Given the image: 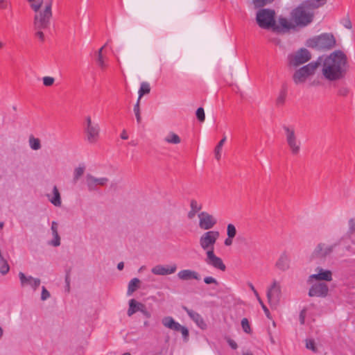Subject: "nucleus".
Listing matches in <instances>:
<instances>
[{
    "label": "nucleus",
    "mask_w": 355,
    "mask_h": 355,
    "mask_svg": "<svg viewBox=\"0 0 355 355\" xmlns=\"http://www.w3.org/2000/svg\"><path fill=\"white\" fill-rule=\"evenodd\" d=\"M321 66V73L324 79L337 81L345 78L348 68L347 57L340 50H337L324 58L317 60Z\"/></svg>",
    "instance_id": "obj_1"
},
{
    "label": "nucleus",
    "mask_w": 355,
    "mask_h": 355,
    "mask_svg": "<svg viewBox=\"0 0 355 355\" xmlns=\"http://www.w3.org/2000/svg\"><path fill=\"white\" fill-rule=\"evenodd\" d=\"M52 6L53 0H48L45 2L43 9L34 11L33 23L34 29H47L49 28L53 17Z\"/></svg>",
    "instance_id": "obj_2"
},
{
    "label": "nucleus",
    "mask_w": 355,
    "mask_h": 355,
    "mask_svg": "<svg viewBox=\"0 0 355 355\" xmlns=\"http://www.w3.org/2000/svg\"><path fill=\"white\" fill-rule=\"evenodd\" d=\"M336 40L332 33H322L309 39L306 45L312 49L328 51L336 46Z\"/></svg>",
    "instance_id": "obj_3"
},
{
    "label": "nucleus",
    "mask_w": 355,
    "mask_h": 355,
    "mask_svg": "<svg viewBox=\"0 0 355 355\" xmlns=\"http://www.w3.org/2000/svg\"><path fill=\"white\" fill-rule=\"evenodd\" d=\"M284 137L291 155L297 156L301 150L302 142L298 138L293 125H284Z\"/></svg>",
    "instance_id": "obj_4"
},
{
    "label": "nucleus",
    "mask_w": 355,
    "mask_h": 355,
    "mask_svg": "<svg viewBox=\"0 0 355 355\" xmlns=\"http://www.w3.org/2000/svg\"><path fill=\"white\" fill-rule=\"evenodd\" d=\"M313 18V13L305 6L302 5L291 12V19L295 26L304 27L309 24Z\"/></svg>",
    "instance_id": "obj_5"
},
{
    "label": "nucleus",
    "mask_w": 355,
    "mask_h": 355,
    "mask_svg": "<svg viewBox=\"0 0 355 355\" xmlns=\"http://www.w3.org/2000/svg\"><path fill=\"white\" fill-rule=\"evenodd\" d=\"M319 66L320 63L318 61L311 62L296 70L293 76L294 83L296 85H300L305 83L310 76L315 73Z\"/></svg>",
    "instance_id": "obj_6"
},
{
    "label": "nucleus",
    "mask_w": 355,
    "mask_h": 355,
    "mask_svg": "<svg viewBox=\"0 0 355 355\" xmlns=\"http://www.w3.org/2000/svg\"><path fill=\"white\" fill-rule=\"evenodd\" d=\"M256 19L260 28L272 29L275 26V12L271 9H261L257 13Z\"/></svg>",
    "instance_id": "obj_7"
},
{
    "label": "nucleus",
    "mask_w": 355,
    "mask_h": 355,
    "mask_svg": "<svg viewBox=\"0 0 355 355\" xmlns=\"http://www.w3.org/2000/svg\"><path fill=\"white\" fill-rule=\"evenodd\" d=\"M220 236V233L216 230H209L203 233L199 239L200 248L206 251H214V245Z\"/></svg>",
    "instance_id": "obj_8"
},
{
    "label": "nucleus",
    "mask_w": 355,
    "mask_h": 355,
    "mask_svg": "<svg viewBox=\"0 0 355 355\" xmlns=\"http://www.w3.org/2000/svg\"><path fill=\"white\" fill-rule=\"evenodd\" d=\"M268 302L272 309H276L279 304L282 297V290L279 282L273 280L266 291Z\"/></svg>",
    "instance_id": "obj_9"
},
{
    "label": "nucleus",
    "mask_w": 355,
    "mask_h": 355,
    "mask_svg": "<svg viewBox=\"0 0 355 355\" xmlns=\"http://www.w3.org/2000/svg\"><path fill=\"white\" fill-rule=\"evenodd\" d=\"M311 59V53L304 48H302L296 52L288 55V56L289 65L295 67L307 62Z\"/></svg>",
    "instance_id": "obj_10"
},
{
    "label": "nucleus",
    "mask_w": 355,
    "mask_h": 355,
    "mask_svg": "<svg viewBox=\"0 0 355 355\" xmlns=\"http://www.w3.org/2000/svg\"><path fill=\"white\" fill-rule=\"evenodd\" d=\"M85 130L87 141L89 144H95L99 137V126L97 123L92 121L89 116L86 118Z\"/></svg>",
    "instance_id": "obj_11"
},
{
    "label": "nucleus",
    "mask_w": 355,
    "mask_h": 355,
    "mask_svg": "<svg viewBox=\"0 0 355 355\" xmlns=\"http://www.w3.org/2000/svg\"><path fill=\"white\" fill-rule=\"evenodd\" d=\"M162 324L173 331H180L184 339H187L189 337V330L187 327L182 326L180 323L176 322L172 317L166 316L164 317L162 320Z\"/></svg>",
    "instance_id": "obj_12"
},
{
    "label": "nucleus",
    "mask_w": 355,
    "mask_h": 355,
    "mask_svg": "<svg viewBox=\"0 0 355 355\" xmlns=\"http://www.w3.org/2000/svg\"><path fill=\"white\" fill-rule=\"evenodd\" d=\"M199 227L204 230H209L214 227L217 220L211 214L206 211H202L198 214Z\"/></svg>",
    "instance_id": "obj_13"
},
{
    "label": "nucleus",
    "mask_w": 355,
    "mask_h": 355,
    "mask_svg": "<svg viewBox=\"0 0 355 355\" xmlns=\"http://www.w3.org/2000/svg\"><path fill=\"white\" fill-rule=\"evenodd\" d=\"M206 263L213 268L225 271L226 266L221 258L217 257L214 251H208L206 252V258L205 259Z\"/></svg>",
    "instance_id": "obj_14"
},
{
    "label": "nucleus",
    "mask_w": 355,
    "mask_h": 355,
    "mask_svg": "<svg viewBox=\"0 0 355 355\" xmlns=\"http://www.w3.org/2000/svg\"><path fill=\"white\" fill-rule=\"evenodd\" d=\"M85 179H86V184H87L88 190L89 191H93L96 190L98 185L104 186L109 181V180L107 178H97L91 174H87Z\"/></svg>",
    "instance_id": "obj_15"
},
{
    "label": "nucleus",
    "mask_w": 355,
    "mask_h": 355,
    "mask_svg": "<svg viewBox=\"0 0 355 355\" xmlns=\"http://www.w3.org/2000/svg\"><path fill=\"white\" fill-rule=\"evenodd\" d=\"M329 288L325 283H318L311 286L309 291L310 297H324L327 295Z\"/></svg>",
    "instance_id": "obj_16"
},
{
    "label": "nucleus",
    "mask_w": 355,
    "mask_h": 355,
    "mask_svg": "<svg viewBox=\"0 0 355 355\" xmlns=\"http://www.w3.org/2000/svg\"><path fill=\"white\" fill-rule=\"evenodd\" d=\"M19 277L22 287L29 286L34 291L40 286L41 281L38 278H34L32 276H26L22 272H19Z\"/></svg>",
    "instance_id": "obj_17"
},
{
    "label": "nucleus",
    "mask_w": 355,
    "mask_h": 355,
    "mask_svg": "<svg viewBox=\"0 0 355 355\" xmlns=\"http://www.w3.org/2000/svg\"><path fill=\"white\" fill-rule=\"evenodd\" d=\"M315 270L318 272L316 274H313L309 277L308 282L309 283H311L313 279L327 282L332 280V272L331 270H324L320 267H318Z\"/></svg>",
    "instance_id": "obj_18"
},
{
    "label": "nucleus",
    "mask_w": 355,
    "mask_h": 355,
    "mask_svg": "<svg viewBox=\"0 0 355 355\" xmlns=\"http://www.w3.org/2000/svg\"><path fill=\"white\" fill-rule=\"evenodd\" d=\"M176 270L177 266L173 263L168 266L157 265L152 268L151 272L156 275H168L173 274Z\"/></svg>",
    "instance_id": "obj_19"
},
{
    "label": "nucleus",
    "mask_w": 355,
    "mask_h": 355,
    "mask_svg": "<svg viewBox=\"0 0 355 355\" xmlns=\"http://www.w3.org/2000/svg\"><path fill=\"white\" fill-rule=\"evenodd\" d=\"M182 309L187 312L190 318L196 324V325L201 329H207V324L202 317L193 310L189 309L187 306H183Z\"/></svg>",
    "instance_id": "obj_20"
},
{
    "label": "nucleus",
    "mask_w": 355,
    "mask_h": 355,
    "mask_svg": "<svg viewBox=\"0 0 355 355\" xmlns=\"http://www.w3.org/2000/svg\"><path fill=\"white\" fill-rule=\"evenodd\" d=\"M295 26L290 22L286 18L280 17L278 19V24L275 21V26H273L272 31L277 33L285 32L291 28H294Z\"/></svg>",
    "instance_id": "obj_21"
},
{
    "label": "nucleus",
    "mask_w": 355,
    "mask_h": 355,
    "mask_svg": "<svg viewBox=\"0 0 355 355\" xmlns=\"http://www.w3.org/2000/svg\"><path fill=\"white\" fill-rule=\"evenodd\" d=\"M334 249V245H325L324 243H319L313 251V255L316 257H325L330 254Z\"/></svg>",
    "instance_id": "obj_22"
},
{
    "label": "nucleus",
    "mask_w": 355,
    "mask_h": 355,
    "mask_svg": "<svg viewBox=\"0 0 355 355\" xmlns=\"http://www.w3.org/2000/svg\"><path fill=\"white\" fill-rule=\"evenodd\" d=\"M178 277L182 281H188L191 279L199 280L200 276L199 273L195 270L184 269L179 271Z\"/></svg>",
    "instance_id": "obj_23"
},
{
    "label": "nucleus",
    "mask_w": 355,
    "mask_h": 355,
    "mask_svg": "<svg viewBox=\"0 0 355 355\" xmlns=\"http://www.w3.org/2000/svg\"><path fill=\"white\" fill-rule=\"evenodd\" d=\"M275 266L282 271L287 270L290 267L289 255L285 252L282 253L275 263Z\"/></svg>",
    "instance_id": "obj_24"
},
{
    "label": "nucleus",
    "mask_w": 355,
    "mask_h": 355,
    "mask_svg": "<svg viewBox=\"0 0 355 355\" xmlns=\"http://www.w3.org/2000/svg\"><path fill=\"white\" fill-rule=\"evenodd\" d=\"M144 308V304L137 302L135 299L129 301V308L128 310V315L131 316L137 311H140Z\"/></svg>",
    "instance_id": "obj_25"
},
{
    "label": "nucleus",
    "mask_w": 355,
    "mask_h": 355,
    "mask_svg": "<svg viewBox=\"0 0 355 355\" xmlns=\"http://www.w3.org/2000/svg\"><path fill=\"white\" fill-rule=\"evenodd\" d=\"M53 197L50 198V202L56 207H60L61 205V198L60 192L56 186L53 187Z\"/></svg>",
    "instance_id": "obj_26"
},
{
    "label": "nucleus",
    "mask_w": 355,
    "mask_h": 355,
    "mask_svg": "<svg viewBox=\"0 0 355 355\" xmlns=\"http://www.w3.org/2000/svg\"><path fill=\"white\" fill-rule=\"evenodd\" d=\"M164 141L168 144H178L181 142L180 137L173 132H170L167 135V136L164 138Z\"/></svg>",
    "instance_id": "obj_27"
},
{
    "label": "nucleus",
    "mask_w": 355,
    "mask_h": 355,
    "mask_svg": "<svg viewBox=\"0 0 355 355\" xmlns=\"http://www.w3.org/2000/svg\"><path fill=\"white\" fill-rule=\"evenodd\" d=\"M139 283L140 281L137 278H133L131 279L128 284V295H131L134 293L139 288Z\"/></svg>",
    "instance_id": "obj_28"
},
{
    "label": "nucleus",
    "mask_w": 355,
    "mask_h": 355,
    "mask_svg": "<svg viewBox=\"0 0 355 355\" xmlns=\"http://www.w3.org/2000/svg\"><path fill=\"white\" fill-rule=\"evenodd\" d=\"M150 92V84L147 82H142L139 90V100L145 94H149Z\"/></svg>",
    "instance_id": "obj_29"
},
{
    "label": "nucleus",
    "mask_w": 355,
    "mask_h": 355,
    "mask_svg": "<svg viewBox=\"0 0 355 355\" xmlns=\"http://www.w3.org/2000/svg\"><path fill=\"white\" fill-rule=\"evenodd\" d=\"M226 141V137L224 136L223 138L218 142V144L216 145L215 150H214V154L215 157L217 160H219L221 157V151L223 146L224 145L225 142Z\"/></svg>",
    "instance_id": "obj_30"
},
{
    "label": "nucleus",
    "mask_w": 355,
    "mask_h": 355,
    "mask_svg": "<svg viewBox=\"0 0 355 355\" xmlns=\"http://www.w3.org/2000/svg\"><path fill=\"white\" fill-rule=\"evenodd\" d=\"M27 1L29 3L30 7L33 11L41 10L44 3V0H27Z\"/></svg>",
    "instance_id": "obj_31"
},
{
    "label": "nucleus",
    "mask_w": 355,
    "mask_h": 355,
    "mask_svg": "<svg viewBox=\"0 0 355 355\" xmlns=\"http://www.w3.org/2000/svg\"><path fill=\"white\" fill-rule=\"evenodd\" d=\"M85 170V166L84 165L79 166L76 168L73 171V181L76 182L79 178L83 175Z\"/></svg>",
    "instance_id": "obj_32"
},
{
    "label": "nucleus",
    "mask_w": 355,
    "mask_h": 355,
    "mask_svg": "<svg viewBox=\"0 0 355 355\" xmlns=\"http://www.w3.org/2000/svg\"><path fill=\"white\" fill-rule=\"evenodd\" d=\"M29 145L33 150H38L41 148L40 139L33 137L29 138Z\"/></svg>",
    "instance_id": "obj_33"
},
{
    "label": "nucleus",
    "mask_w": 355,
    "mask_h": 355,
    "mask_svg": "<svg viewBox=\"0 0 355 355\" xmlns=\"http://www.w3.org/2000/svg\"><path fill=\"white\" fill-rule=\"evenodd\" d=\"M236 229L234 225L230 223L227 226V236L230 238H234L236 235Z\"/></svg>",
    "instance_id": "obj_34"
},
{
    "label": "nucleus",
    "mask_w": 355,
    "mask_h": 355,
    "mask_svg": "<svg viewBox=\"0 0 355 355\" xmlns=\"http://www.w3.org/2000/svg\"><path fill=\"white\" fill-rule=\"evenodd\" d=\"M273 1L274 0H253V3L256 8H261L268 3H272Z\"/></svg>",
    "instance_id": "obj_35"
},
{
    "label": "nucleus",
    "mask_w": 355,
    "mask_h": 355,
    "mask_svg": "<svg viewBox=\"0 0 355 355\" xmlns=\"http://www.w3.org/2000/svg\"><path fill=\"white\" fill-rule=\"evenodd\" d=\"M259 304L261 305L263 311H264V313L266 314V317L268 318H270L271 316H270V313L268 310V309L267 308V306L264 304L263 302L262 301V300L261 299L260 296H259L258 297H257Z\"/></svg>",
    "instance_id": "obj_36"
},
{
    "label": "nucleus",
    "mask_w": 355,
    "mask_h": 355,
    "mask_svg": "<svg viewBox=\"0 0 355 355\" xmlns=\"http://www.w3.org/2000/svg\"><path fill=\"white\" fill-rule=\"evenodd\" d=\"M0 264H1V266H0V272L2 275L7 274L10 269L8 263L3 259V261H1Z\"/></svg>",
    "instance_id": "obj_37"
},
{
    "label": "nucleus",
    "mask_w": 355,
    "mask_h": 355,
    "mask_svg": "<svg viewBox=\"0 0 355 355\" xmlns=\"http://www.w3.org/2000/svg\"><path fill=\"white\" fill-rule=\"evenodd\" d=\"M190 206L194 212H198L202 209V205L199 204L196 200H191Z\"/></svg>",
    "instance_id": "obj_38"
},
{
    "label": "nucleus",
    "mask_w": 355,
    "mask_h": 355,
    "mask_svg": "<svg viewBox=\"0 0 355 355\" xmlns=\"http://www.w3.org/2000/svg\"><path fill=\"white\" fill-rule=\"evenodd\" d=\"M43 84L46 87H50L53 85L55 79L51 76H44L42 78Z\"/></svg>",
    "instance_id": "obj_39"
},
{
    "label": "nucleus",
    "mask_w": 355,
    "mask_h": 355,
    "mask_svg": "<svg viewBox=\"0 0 355 355\" xmlns=\"http://www.w3.org/2000/svg\"><path fill=\"white\" fill-rule=\"evenodd\" d=\"M306 347L309 349L312 350L314 352L317 351L316 347L315 345V342L312 339L306 340Z\"/></svg>",
    "instance_id": "obj_40"
},
{
    "label": "nucleus",
    "mask_w": 355,
    "mask_h": 355,
    "mask_svg": "<svg viewBox=\"0 0 355 355\" xmlns=\"http://www.w3.org/2000/svg\"><path fill=\"white\" fill-rule=\"evenodd\" d=\"M241 326L243 331L246 333H249L250 331V323L247 318H243L241 320Z\"/></svg>",
    "instance_id": "obj_41"
},
{
    "label": "nucleus",
    "mask_w": 355,
    "mask_h": 355,
    "mask_svg": "<svg viewBox=\"0 0 355 355\" xmlns=\"http://www.w3.org/2000/svg\"><path fill=\"white\" fill-rule=\"evenodd\" d=\"M96 62L99 67L103 70H104L107 66L103 56H97Z\"/></svg>",
    "instance_id": "obj_42"
},
{
    "label": "nucleus",
    "mask_w": 355,
    "mask_h": 355,
    "mask_svg": "<svg viewBox=\"0 0 355 355\" xmlns=\"http://www.w3.org/2000/svg\"><path fill=\"white\" fill-rule=\"evenodd\" d=\"M35 31V35L42 42L44 41L45 37L43 33L44 29H34Z\"/></svg>",
    "instance_id": "obj_43"
},
{
    "label": "nucleus",
    "mask_w": 355,
    "mask_h": 355,
    "mask_svg": "<svg viewBox=\"0 0 355 355\" xmlns=\"http://www.w3.org/2000/svg\"><path fill=\"white\" fill-rule=\"evenodd\" d=\"M342 24L343 26L347 29H352V24L351 22V20L349 17H347L342 20Z\"/></svg>",
    "instance_id": "obj_44"
},
{
    "label": "nucleus",
    "mask_w": 355,
    "mask_h": 355,
    "mask_svg": "<svg viewBox=\"0 0 355 355\" xmlns=\"http://www.w3.org/2000/svg\"><path fill=\"white\" fill-rule=\"evenodd\" d=\"M204 282L206 284H214L215 285H218V281L212 277H210V276H208V277H205L204 278Z\"/></svg>",
    "instance_id": "obj_45"
},
{
    "label": "nucleus",
    "mask_w": 355,
    "mask_h": 355,
    "mask_svg": "<svg viewBox=\"0 0 355 355\" xmlns=\"http://www.w3.org/2000/svg\"><path fill=\"white\" fill-rule=\"evenodd\" d=\"M50 297L49 292L46 290L44 286L42 288V294H41V300H46Z\"/></svg>",
    "instance_id": "obj_46"
},
{
    "label": "nucleus",
    "mask_w": 355,
    "mask_h": 355,
    "mask_svg": "<svg viewBox=\"0 0 355 355\" xmlns=\"http://www.w3.org/2000/svg\"><path fill=\"white\" fill-rule=\"evenodd\" d=\"M58 224L55 221H53L51 224V232L53 234V236H56L58 234Z\"/></svg>",
    "instance_id": "obj_47"
},
{
    "label": "nucleus",
    "mask_w": 355,
    "mask_h": 355,
    "mask_svg": "<svg viewBox=\"0 0 355 355\" xmlns=\"http://www.w3.org/2000/svg\"><path fill=\"white\" fill-rule=\"evenodd\" d=\"M54 239L51 241V243L53 246H59L60 245V238L59 234L53 236Z\"/></svg>",
    "instance_id": "obj_48"
},
{
    "label": "nucleus",
    "mask_w": 355,
    "mask_h": 355,
    "mask_svg": "<svg viewBox=\"0 0 355 355\" xmlns=\"http://www.w3.org/2000/svg\"><path fill=\"white\" fill-rule=\"evenodd\" d=\"M286 98V93L284 92H282L280 95L277 99V104H282Z\"/></svg>",
    "instance_id": "obj_49"
},
{
    "label": "nucleus",
    "mask_w": 355,
    "mask_h": 355,
    "mask_svg": "<svg viewBox=\"0 0 355 355\" xmlns=\"http://www.w3.org/2000/svg\"><path fill=\"white\" fill-rule=\"evenodd\" d=\"M227 342L228 343L229 345L230 346V347L233 349H236L237 347H238V345L236 344V343L232 339L228 338L227 339Z\"/></svg>",
    "instance_id": "obj_50"
},
{
    "label": "nucleus",
    "mask_w": 355,
    "mask_h": 355,
    "mask_svg": "<svg viewBox=\"0 0 355 355\" xmlns=\"http://www.w3.org/2000/svg\"><path fill=\"white\" fill-rule=\"evenodd\" d=\"M349 228L351 233H353L355 231V220L351 218L349 220Z\"/></svg>",
    "instance_id": "obj_51"
},
{
    "label": "nucleus",
    "mask_w": 355,
    "mask_h": 355,
    "mask_svg": "<svg viewBox=\"0 0 355 355\" xmlns=\"http://www.w3.org/2000/svg\"><path fill=\"white\" fill-rule=\"evenodd\" d=\"M140 312H141L143 313V315L147 318H150L151 316V314L146 309V306L144 304V308L141 309V310L140 311Z\"/></svg>",
    "instance_id": "obj_52"
},
{
    "label": "nucleus",
    "mask_w": 355,
    "mask_h": 355,
    "mask_svg": "<svg viewBox=\"0 0 355 355\" xmlns=\"http://www.w3.org/2000/svg\"><path fill=\"white\" fill-rule=\"evenodd\" d=\"M196 117L197 119L200 121V122H203L205 121V112H196Z\"/></svg>",
    "instance_id": "obj_53"
},
{
    "label": "nucleus",
    "mask_w": 355,
    "mask_h": 355,
    "mask_svg": "<svg viewBox=\"0 0 355 355\" xmlns=\"http://www.w3.org/2000/svg\"><path fill=\"white\" fill-rule=\"evenodd\" d=\"M248 285L250 287V288L251 289V291H252V292L254 293L256 298L258 297L259 296V295L257 291L255 289L254 285L251 282H248Z\"/></svg>",
    "instance_id": "obj_54"
},
{
    "label": "nucleus",
    "mask_w": 355,
    "mask_h": 355,
    "mask_svg": "<svg viewBox=\"0 0 355 355\" xmlns=\"http://www.w3.org/2000/svg\"><path fill=\"white\" fill-rule=\"evenodd\" d=\"M9 4L6 0H0V9H6Z\"/></svg>",
    "instance_id": "obj_55"
},
{
    "label": "nucleus",
    "mask_w": 355,
    "mask_h": 355,
    "mask_svg": "<svg viewBox=\"0 0 355 355\" xmlns=\"http://www.w3.org/2000/svg\"><path fill=\"white\" fill-rule=\"evenodd\" d=\"M65 282L67 291H69V284H70V275L69 272H67L65 276Z\"/></svg>",
    "instance_id": "obj_56"
},
{
    "label": "nucleus",
    "mask_w": 355,
    "mask_h": 355,
    "mask_svg": "<svg viewBox=\"0 0 355 355\" xmlns=\"http://www.w3.org/2000/svg\"><path fill=\"white\" fill-rule=\"evenodd\" d=\"M233 239L234 238H230L228 236L225 239L224 241V244L226 246H230L232 245V243H233Z\"/></svg>",
    "instance_id": "obj_57"
},
{
    "label": "nucleus",
    "mask_w": 355,
    "mask_h": 355,
    "mask_svg": "<svg viewBox=\"0 0 355 355\" xmlns=\"http://www.w3.org/2000/svg\"><path fill=\"white\" fill-rule=\"evenodd\" d=\"M300 321L302 324H304L305 321V310H302L300 313Z\"/></svg>",
    "instance_id": "obj_58"
},
{
    "label": "nucleus",
    "mask_w": 355,
    "mask_h": 355,
    "mask_svg": "<svg viewBox=\"0 0 355 355\" xmlns=\"http://www.w3.org/2000/svg\"><path fill=\"white\" fill-rule=\"evenodd\" d=\"M135 117L139 125L141 123V112H135Z\"/></svg>",
    "instance_id": "obj_59"
},
{
    "label": "nucleus",
    "mask_w": 355,
    "mask_h": 355,
    "mask_svg": "<svg viewBox=\"0 0 355 355\" xmlns=\"http://www.w3.org/2000/svg\"><path fill=\"white\" fill-rule=\"evenodd\" d=\"M121 138L122 139H124V140H126L128 139V134H127V132L125 130H123L121 134Z\"/></svg>",
    "instance_id": "obj_60"
},
{
    "label": "nucleus",
    "mask_w": 355,
    "mask_h": 355,
    "mask_svg": "<svg viewBox=\"0 0 355 355\" xmlns=\"http://www.w3.org/2000/svg\"><path fill=\"white\" fill-rule=\"evenodd\" d=\"M348 91L346 88L340 89L339 90V94L342 96H345L347 94Z\"/></svg>",
    "instance_id": "obj_61"
},
{
    "label": "nucleus",
    "mask_w": 355,
    "mask_h": 355,
    "mask_svg": "<svg viewBox=\"0 0 355 355\" xmlns=\"http://www.w3.org/2000/svg\"><path fill=\"white\" fill-rule=\"evenodd\" d=\"M196 212H194L192 209L189 212L188 214V216L189 218H192L195 214H196Z\"/></svg>",
    "instance_id": "obj_62"
},
{
    "label": "nucleus",
    "mask_w": 355,
    "mask_h": 355,
    "mask_svg": "<svg viewBox=\"0 0 355 355\" xmlns=\"http://www.w3.org/2000/svg\"><path fill=\"white\" fill-rule=\"evenodd\" d=\"M124 267V263L123 262H120L118 263L117 265V268L119 270H121Z\"/></svg>",
    "instance_id": "obj_63"
},
{
    "label": "nucleus",
    "mask_w": 355,
    "mask_h": 355,
    "mask_svg": "<svg viewBox=\"0 0 355 355\" xmlns=\"http://www.w3.org/2000/svg\"><path fill=\"white\" fill-rule=\"evenodd\" d=\"M129 145L136 146L137 145V142L135 140H132L129 142Z\"/></svg>",
    "instance_id": "obj_64"
}]
</instances>
